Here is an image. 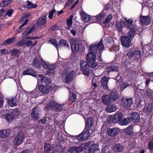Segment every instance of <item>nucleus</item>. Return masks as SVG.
<instances>
[{"instance_id":"obj_5","label":"nucleus","mask_w":153,"mask_h":153,"mask_svg":"<svg viewBox=\"0 0 153 153\" xmlns=\"http://www.w3.org/2000/svg\"><path fill=\"white\" fill-rule=\"evenodd\" d=\"M141 54L140 51L130 49L128 50L126 55L129 58L133 57L134 59H139L140 57Z\"/></svg>"},{"instance_id":"obj_12","label":"nucleus","mask_w":153,"mask_h":153,"mask_svg":"<svg viewBox=\"0 0 153 153\" xmlns=\"http://www.w3.org/2000/svg\"><path fill=\"white\" fill-rule=\"evenodd\" d=\"M68 71L65 69H64L62 72V75H65V81L66 83H68L70 82L73 80L74 78V74L73 71H71L68 73Z\"/></svg>"},{"instance_id":"obj_16","label":"nucleus","mask_w":153,"mask_h":153,"mask_svg":"<svg viewBox=\"0 0 153 153\" xmlns=\"http://www.w3.org/2000/svg\"><path fill=\"white\" fill-rule=\"evenodd\" d=\"M139 19L140 20L141 23L143 25H147L151 24V19L149 16H144L140 15Z\"/></svg>"},{"instance_id":"obj_30","label":"nucleus","mask_w":153,"mask_h":153,"mask_svg":"<svg viewBox=\"0 0 153 153\" xmlns=\"http://www.w3.org/2000/svg\"><path fill=\"white\" fill-rule=\"evenodd\" d=\"M91 143L90 142L82 144L80 146L77 147V153L86 149Z\"/></svg>"},{"instance_id":"obj_32","label":"nucleus","mask_w":153,"mask_h":153,"mask_svg":"<svg viewBox=\"0 0 153 153\" xmlns=\"http://www.w3.org/2000/svg\"><path fill=\"white\" fill-rule=\"evenodd\" d=\"M133 20L131 18L128 19H126L125 21L123 22V24L124 27L127 29H130L132 25Z\"/></svg>"},{"instance_id":"obj_1","label":"nucleus","mask_w":153,"mask_h":153,"mask_svg":"<svg viewBox=\"0 0 153 153\" xmlns=\"http://www.w3.org/2000/svg\"><path fill=\"white\" fill-rule=\"evenodd\" d=\"M88 52L86 55V63L90 68H94L98 65L97 59V47L95 44H91L89 47Z\"/></svg>"},{"instance_id":"obj_23","label":"nucleus","mask_w":153,"mask_h":153,"mask_svg":"<svg viewBox=\"0 0 153 153\" xmlns=\"http://www.w3.org/2000/svg\"><path fill=\"white\" fill-rule=\"evenodd\" d=\"M99 146L97 144H93L88 148L87 153H95V152L99 150Z\"/></svg>"},{"instance_id":"obj_6","label":"nucleus","mask_w":153,"mask_h":153,"mask_svg":"<svg viewBox=\"0 0 153 153\" xmlns=\"http://www.w3.org/2000/svg\"><path fill=\"white\" fill-rule=\"evenodd\" d=\"M82 10L81 6L80 5L78 7H77V11L79 10V12L80 13V15L82 18V19L85 22H88L90 21L91 20V16L87 14Z\"/></svg>"},{"instance_id":"obj_47","label":"nucleus","mask_w":153,"mask_h":153,"mask_svg":"<svg viewBox=\"0 0 153 153\" xmlns=\"http://www.w3.org/2000/svg\"><path fill=\"white\" fill-rule=\"evenodd\" d=\"M118 67L116 64H113L111 66H108L107 68V71L110 72L111 71H117L118 70Z\"/></svg>"},{"instance_id":"obj_25","label":"nucleus","mask_w":153,"mask_h":153,"mask_svg":"<svg viewBox=\"0 0 153 153\" xmlns=\"http://www.w3.org/2000/svg\"><path fill=\"white\" fill-rule=\"evenodd\" d=\"M109 95L112 101H117L119 97V93L114 90H112L110 92Z\"/></svg>"},{"instance_id":"obj_63","label":"nucleus","mask_w":153,"mask_h":153,"mask_svg":"<svg viewBox=\"0 0 153 153\" xmlns=\"http://www.w3.org/2000/svg\"><path fill=\"white\" fill-rule=\"evenodd\" d=\"M148 149L151 151L153 150V141H150L148 143Z\"/></svg>"},{"instance_id":"obj_43","label":"nucleus","mask_w":153,"mask_h":153,"mask_svg":"<svg viewBox=\"0 0 153 153\" xmlns=\"http://www.w3.org/2000/svg\"><path fill=\"white\" fill-rule=\"evenodd\" d=\"M41 80L42 85H49L51 82V79L47 77L43 76L41 78Z\"/></svg>"},{"instance_id":"obj_4","label":"nucleus","mask_w":153,"mask_h":153,"mask_svg":"<svg viewBox=\"0 0 153 153\" xmlns=\"http://www.w3.org/2000/svg\"><path fill=\"white\" fill-rule=\"evenodd\" d=\"M72 53L71 59L73 61L76 60V39L72 38L70 39Z\"/></svg>"},{"instance_id":"obj_38","label":"nucleus","mask_w":153,"mask_h":153,"mask_svg":"<svg viewBox=\"0 0 153 153\" xmlns=\"http://www.w3.org/2000/svg\"><path fill=\"white\" fill-rule=\"evenodd\" d=\"M44 149L46 153H53V150L52 151L53 147L50 144L45 143L44 146Z\"/></svg>"},{"instance_id":"obj_54","label":"nucleus","mask_w":153,"mask_h":153,"mask_svg":"<svg viewBox=\"0 0 153 153\" xmlns=\"http://www.w3.org/2000/svg\"><path fill=\"white\" fill-rule=\"evenodd\" d=\"M112 18V15L111 14H109L108 16L106 18L105 20L103 22V24L106 25L109 22Z\"/></svg>"},{"instance_id":"obj_64","label":"nucleus","mask_w":153,"mask_h":153,"mask_svg":"<svg viewBox=\"0 0 153 153\" xmlns=\"http://www.w3.org/2000/svg\"><path fill=\"white\" fill-rule=\"evenodd\" d=\"M33 43L31 40L27 41L26 43V45L27 47H30L31 48L33 47Z\"/></svg>"},{"instance_id":"obj_21","label":"nucleus","mask_w":153,"mask_h":153,"mask_svg":"<svg viewBox=\"0 0 153 153\" xmlns=\"http://www.w3.org/2000/svg\"><path fill=\"white\" fill-rule=\"evenodd\" d=\"M109 79L106 76L103 77L101 80V84L103 88L105 90H108L109 88L108 86V82Z\"/></svg>"},{"instance_id":"obj_60","label":"nucleus","mask_w":153,"mask_h":153,"mask_svg":"<svg viewBox=\"0 0 153 153\" xmlns=\"http://www.w3.org/2000/svg\"><path fill=\"white\" fill-rule=\"evenodd\" d=\"M14 12V11L13 9H10L8 11H7L5 15H7L8 17H11Z\"/></svg>"},{"instance_id":"obj_9","label":"nucleus","mask_w":153,"mask_h":153,"mask_svg":"<svg viewBox=\"0 0 153 153\" xmlns=\"http://www.w3.org/2000/svg\"><path fill=\"white\" fill-rule=\"evenodd\" d=\"M123 114L122 113H119L115 114L113 117H110L109 121L110 123L113 122L114 123L119 122L120 123L123 118Z\"/></svg>"},{"instance_id":"obj_3","label":"nucleus","mask_w":153,"mask_h":153,"mask_svg":"<svg viewBox=\"0 0 153 153\" xmlns=\"http://www.w3.org/2000/svg\"><path fill=\"white\" fill-rule=\"evenodd\" d=\"M63 105L52 100L50 101L49 104L45 105V109L47 110H51L55 111L60 112L62 109Z\"/></svg>"},{"instance_id":"obj_17","label":"nucleus","mask_w":153,"mask_h":153,"mask_svg":"<svg viewBox=\"0 0 153 153\" xmlns=\"http://www.w3.org/2000/svg\"><path fill=\"white\" fill-rule=\"evenodd\" d=\"M46 22V16L44 15L39 18L37 22V24L39 27H41L42 28H43L45 27Z\"/></svg>"},{"instance_id":"obj_46","label":"nucleus","mask_w":153,"mask_h":153,"mask_svg":"<svg viewBox=\"0 0 153 153\" xmlns=\"http://www.w3.org/2000/svg\"><path fill=\"white\" fill-rule=\"evenodd\" d=\"M123 23L121 21L117 22L115 24V27L119 33H121L122 32L123 28Z\"/></svg>"},{"instance_id":"obj_62","label":"nucleus","mask_w":153,"mask_h":153,"mask_svg":"<svg viewBox=\"0 0 153 153\" xmlns=\"http://www.w3.org/2000/svg\"><path fill=\"white\" fill-rule=\"evenodd\" d=\"M27 23V20H26V21H25L23 24H22L21 25H20L19 28V29L17 30L18 33L20 32L22 30V28L25 25H26Z\"/></svg>"},{"instance_id":"obj_39","label":"nucleus","mask_w":153,"mask_h":153,"mask_svg":"<svg viewBox=\"0 0 153 153\" xmlns=\"http://www.w3.org/2000/svg\"><path fill=\"white\" fill-rule=\"evenodd\" d=\"M136 33V30L135 29L131 28L127 33V36L132 39L135 35Z\"/></svg>"},{"instance_id":"obj_36","label":"nucleus","mask_w":153,"mask_h":153,"mask_svg":"<svg viewBox=\"0 0 153 153\" xmlns=\"http://www.w3.org/2000/svg\"><path fill=\"white\" fill-rule=\"evenodd\" d=\"M113 149L115 152H122L124 149V148L120 144H116L113 146Z\"/></svg>"},{"instance_id":"obj_22","label":"nucleus","mask_w":153,"mask_h":153,"mask_svg":"<svg viewBox=\"0 0 153 153\" xmlns=\"http://www.w3.org/2000/svg\"><path fill=\"white\" fill-rule=\"evenodd\" d=\"M7 101L9 105L12 107L16 106L18 104V100L16 97H12L8 99Z\"/></svg>"},{"instance_id":"obj_27","label":"nucleus","mask_w":153,"mask_h":153,"mask_svg":"<svg viewBox=\"0 0 153 153\" xmlns=\"http://www.w3.org/2000/svg\"><path fill=\"white\" fill-rule=\"evenodd\" d=\"M107 132L109 136H114L119 133V131L117 128H109L107 129Z\"/></svg>"},{"instance_id":"obj_28","label":"nucleus","mask_w":153,"mask_h":153,"mask_svg":"<svg viewBox=\"0 0 153 153\" xmlns=\"http://www.w3.org/2000/svg\"><path fill=\"white\" fill-rule=\"evenodd\" d=\"M93 119L92 117H89L85 121V129L90 130L94 126L93 124Z\"/></svg>"},{"instance_id":"obj_49","label":"nucleus","mask_w":153,"mask_h":153,"mask_svg":"<svg viewBox=\"0 0 153 153\" xmlns=\"http://www.w3.org/2000/svg\"><path fill=\"white\" fill-rule=\"evenodd\" d=\"M79 25H77V28H79V30H78L79 33V35H80V36H82L84 30L85 29V27H83L82 26V24L79 23Z\"/></svg>"},{"instance_id":"obj_58","label":"nucleus","mask_w":153,"mask_h":153,"mask_svg":"<svg viewBox=\"0 0 153 153\" xmlns=\"http://www.w3.org/2000/svg\"><path fill=\"white\" fill-rule=\"evenodd\" d=\"M55 12L56 10L54 9L49 12L48 17L50 19H51L53 18V14Z\"/></svg>"},{"instance_id":"obj_55","label":"nucleus","mask_w":153,"mask_h":153,"mask_svg":"<svg viewBox=\"0 0 153 153\" xmlns=\"http://www.w3.org/2000/svg\"><path fill=\"white\" fill-rule=\"evenodd\" d=\"M68 151L71 153H73L74 152H76V146L71 147L68 149Z\"/></svg>"},{"instance_id":"obj_50","label":"nucleus","mask_w":153,"mask_h":153,"mask_svg":"<svg viewBox=\"0 0 153 153\" xmlns=\"http://www.w3.org/2000/svg\"><path fill=\"white\" fill-rule=\"evenodd\" d=\"M10 113L7 114L4 116V118L8 122H11L14 118Z\"/></svg>"},{"instance_id":"obj_19","label":"nucleus","mask_w":153,"mask_h":153,"mask_svg":"<svg viewBox=\"0 0 153 153\" xmlns=\"http://www.w3.org/2000/svg\"><path fill=\"white\" fill-rule=\"evenodd\" d=\"M131 117H130L131 121L135 123H139L140 120V116L139 114L136 112L131 113Z\"/></svg>"},{"instance_id":"obj_26","label":"nucleus","mask_w":153,"mask_h":153,"mask_svg":"<svg viewBox=\"0 0 153 153\" xmlns=\"http://www.w3.org/2000/svg\"><path fill=\"white\" fill-rule=\"evenodd\" d=\"M22 74L24 75H30L35 77L36 75V73L33 69L29 68L24 71L22 73Z\"/></svg>"},{"instance_id":"obj_40","label":"nucleus","mask_w":153,"mask_h":153,"mask_svg":"<svg viewBox=\"0 0 153 153\" xmlns=\"http://www.w3.org/2000/svg\"><path fill=\"white\" fill-rule=\"evenodd\" d=\"M73 17L74 16L73 15H71L69 18L66 19L67 25L68 26L66 28V29L69 30H70L73 24L72 20Z\"/></svg>"},{"instance_id":"obj_14","label":"nucleus","mask_w":153,"mask_h":153,"mask_svg":"<svg viewBox=\"0 0 153 153\" xmlns=\"http://www.w3.org/2000/svg\"><path fill=\"white\" fill-rule=\"evenodd\" d=\"M80 67L84 74L88 76L90 73L89 67L85 61H81L80 62Z\"/></svg>"},{"instance_id":"obj_52","label":"nucleus","mask_w":153,"mask_h":153,"mask_svg":"<svg viewBox=\"0 0 153 153\" xmlns=\"http://www.w3.org/2000/svg\"><path fill=\"white\" fill-rule=\"evenodd\" d=\"M130 122H131L130 117H128L127 118H124L123 120L122 119L121 122H120V123L122 125H126Z\"/></svg>"},{"instance_id":"obj_41","label":"nucleus","mask_w":153,"mask_h":153,"mask_svg":"<svg viewBox=\"0 0 153 153\" xmlns=\"http://www.w3.org/2000/svg\"><path fill=\"white\" fill-rule=\"evenodd\" d=\"M133 126L132 125H130L126 128L124 129V132L126 134L130 135H132L133 133Z\"/></svg>"},{"instance_id":"obj_57","label":"nucleus","mask_w":153,"mask_h":153,"mask_svg":"<svg viewBox=\"0 0 153 153\" xmlns=\"http://www.w3.org/2000/svg\"><path fill=\"white\" fill-rule=\"evenodd\" d=\"M4 102L3 96L2 94L0 93V108H1L3 106Z\"/></svg>"},{"instance_id":"obj_20","label":"nucleus","mask_w":153,"mask_h":153,"mask_svg":"<svg viewBox=\"0 0 153 153\" xmlns=\"http://www.w3.org/2000/svg\"><path fill=\"white\" fill-rule=\"evenodd\" d=\"M101 98L102 102L104 105H108L111 103L112 100L108 94H104Z\"/></svg>"},{"instance_id":"obj_42","label":"nucleus","mask_w":153,"mask_h":153,"mask_svg":"<svg viewBox=\"0 0 153 153\" xmlns=\"http://www.w3.org/2000/svg\"><path fill=\"white\" fill-rule=\"evenodd\" d=\"M9 113H10L13 116V117L14 118L17 117L20 114V111L18 108H15L14 109L10 110L9 111Z\"/></svg>"},{"instance_id":"obj_8","label":"nucleus","mask_w":153,"mask_h":153,"mask_svg":"<svg viewBox=\"0 0 153 153\" xmlns=\"http://www.w3.org/2000/svg\"><path fill=\"white\" fill-rule=\"evenodd\" d=\"M97 46V51L98 49V52L97 54V59L99 62H102V61L101 58L102 52L103 50L104 49V46L102 43V40L101 39L99 42L96 45Z\"/></svg>"},{"instance_id":"obj_18","label":"nucleus","mask_w":153,"mask_h":153,"mask_svg":"<svg viewBox=\"0 0 153 153\" xmlns=\"http://www.w3.org/2000/svg\"><path fill=\"white\" fill-rule=\"evenodd\" d=\"M133 103V99L132 98H125L122 99V104L123 106L127 108H129Z\"/></svg>"},{"instance_id":"obj_34","label":"nucleus","mask_w":153,"mask_h":153,"mask_svg":"<svg viewBox=\"0 0 153 153\" xmlns=\"http://www.w3.org/2000/svg\"><path fill=\"white\" fill-rule=\"evenodd\" d=\"M21 51L17 48H13L10 51V53L12 56L15 57H18L19 56Z\"/></svg>"},{"instance_id":"obj_15","label":"nucleus","mask_w":153,"mask_h":153,"mask_svg":"<svg viewBox=\"0 0 153 153\" xmlns=\"http://www.w3.org/2000/svg\"><path fill=\"white\" fill-rule=\"evenodd\" d=\"M41 114V109L38 107H36L32 110L31 116L33 119L37 120L39 118Z\"/></svg>"},{"instance_id":"obj_44","label":"nucleus","mask_w":153,"mask_h":153,"mask_svg":"<svg viewBox=\"0 0 153 153\" xmlns=\"http://www.w3.org/2000/svg\"><path fill=\"white\" fill-rule=\"evenodd\" d=\"M105 11V10H102L99 14L97 15V19L99 23H101V21L102 20L105 16H106V13Z\"/></svg>"},{"instance_id":"obj_51","label":"nucleus","mask_w":153,"mask_h":153,"mask_svg":"<svg viewBox=\"0 0 153 153\" xmlns=\"http://www.w3.org/2000/svg\"><path fill=\"white\" fill-rule=\"evenodd\" d=\"M76 99V94L74 93H71L68 99V100L73 102Z\"/></svg>"},{"instance_id":"obj_37","label":"nucleus","mask_w":153,"mask_h":153,"mask_svg":"<svg viewBox=\"0 0 153 153\" xmlns=\"http://www.w3.org/2000/svg\"><path fill=\"white\" fill-rule=\"evenodd\" d=\"M10 131L9 130H1L0 131V138H4L8 137L9 135Z\"/></svg>"},{"instance_id":"obj_31","label":"nucleus","mask_w":153,"mask_h":153,"mask_svg":"<svg viewBox=\"0 0 153 153\" xmlns=\"http://www.w3.org/2000/svg\"><path fill=\"white\" fill-rule=\"evenodd\" d=\"M58 46L60 48L65 47L69 48V45L68 42L65 39H61L59 41Z\"/></svg>"},{"instance_id":"obj_11","label":"nucleus","mask_w":153,"mask_h":153,"mask_svg":"<svg viewBox=\"0 0 153 153\" xmlns=\"http://www.w3.org/2000/svg\"><path fill=\"white\" fill-rule=\"evenodd\" d=\"M121 43L122 45L126 47L129 48L131 45V39L126 36H122L120 37Z\"/></svg>"},{"instance_id":"obj_33","label":"nucleus","mask_w":153,"mask_h":153,"mask_svg":"<svg viewBox=\"0 0 153 153\" xmlns=\"http://www.w3.org/2000/svg\"><path fill=\"white\" fill-rule=\"evenodd\" d=\"M27 4L24 6V7L25 8L30 9H35L38 6L36 4H34L32 3L29 1H26Z\"/></svg>"},{"instance_id":"obj_29","label":"nucleus","mask_w":153,"mask_h":153,"mask_svg":"<svg viewBox=\"0 0 153 153\" xmlns=\"http://www.w3.org/2000/svg\"><path fill=\"white\" fill-rule=\"evenodd\" d=\"M153 105L152 104H148V105L145 106L143 109V112L146 115L150 114L153 110Z\"/></svg>"},{"instance_id":"obj_56","label":"nucleus","mask_w":153,"mask_h":153,"mask_svg":"<svg viewBox=\"0 0 153 153\" xmlns=\"http://www.w3.org/2000/svg\"><path fill=\"white\" fill-rule=\"evenodd\" d=\"M25 43L26 42L25 40L22 39L19 41L17 42L16 44L18 46L21 47L24 45Z\"/></svg>"},{"instance_id":"obj_53","label":"nucleus","mask_w":153,"mask_h":153,"mask_svg":"<svg viewBox=\"0 0 153 153\" xmlns=\"http://www.w3.org/2000/svg\"><path fill=\"white\" fill-rule=\"evenodd\" d=\"M51 43L54 46L58 51V46L57 41L55 39L52 38L50 40H49Z\"/></svg>"},{"instance_id":"obj_24","label":"nucleus","mask_w":153,"mask_h":153,"mask_svg":"<svg viewBox=\"0 0 153 153\" xmlns=\"http://www.w3.org/2000/svg\"><path fill=\"white\" fill-rule=\"evenodd\" d=\"M34 30V27L33 26H28L26 29L22 34V37L23 38H25L27 39V36L30 33Z\"/></svg>"},{"instance_id":"obj_2","label":"nucleus","mask_w":153,"mask_h":153,"mask_svg":"<svg viewBox=\"0 0 153 153\" xmlns=\"http://www.w3.org/2000/svg\"><path fill=\"white\" fill-rule=\"evenodd\" d=\"M32 64L35 67L38 68H41L42 65L43 68L48 70L46 72L48 74L53 75L55 74L53 70L56 68V65L54 64H47L42 58L40 61L37 57H35L33 61Z\"/></svg>"},{"instance_id":"obj_59","label":"nucleus","mask_w":153,"mask_h":153,"mask_svg":"<svg viewBox=\"0 0 153 153\" xmlns=\"http://www.w3.org/2000/svg\"><path fill=\"white\" fill-rule=\"evenodd\" d=\"M48 121V120H47L46 117H44L43 118L39 120H38V123L44 124L46 123Z\"/></svg>"},{"instance_id":"obj_13","label":"nucleus","mask_w":153,"mask_h":153,"mask_svg":"<svg viewBox=\"0 0 153 153\" xmlns=\"http://www.w3.org/2000/svg\"><path fill=\"white\" fill-rule=\"evenodd\" d=\"M89 129L85 128L83 132L77 135V139L79 141L85 140L88 138L90 135Z\"/></svg>"},{"instance_id":"obj_10","label":"nucleus","mask_w":153,"mask_h":153,"mask_svg":"<svg viewBox=\"0 0 153 153\" xmlns=\"http://www.w3.org/2000/svg\"><path fill=\"white\" fill-rule=\"evenodd\" d=\"M38 89L42 93L46 94L53 89V87L51 85H39L38 86Z\"/></svg>"},{"instance_id":"obj_35","label":"nucleus","mask_w":153,"mask_h":153,"mask_svg":"<svg viewBox=\"0 0 153 153\" xmlns=\"http://www.w3.org/2000/svg\"><path fill=\"white\" fill-rule=\"evenodd\" d=\"M105 108L106 111L108 112H112L115 111L117 109V106L115 104H112L108 105Z\"/></svg>"},{"instance_id":"obj_7","label":"nucleus","mask_w":153,"mask_h":153,"mask_svg":"<svg viewBox=\"0 0 153 153\" xmlns=\"http://www.w3.org/2000/svg\"><path fill=\"white\" fill-rule=\"evenodd\" d=\"M24 138V135L22 130H20L14 138L13 142L15 145L19 146L22 143Z\"/></svg>"},{"instance_id":"obj_61","label":"nucleus","mask_w":153,"mask_h":153,"mask_svg":"<svg viewBox=\"0 0 153 153\" xmlns=\"http://www.w3.org/2000/svg\"><path fill=\"white\" fill-rule=\"evenodd\" d=\"M108 147L104 148L102 150V153H111L112 151L108 150Z\"/></svg>"},{"instance_id":"obj_45","label":"nucleus","mask_w":153,"mask_h":153,"mask_svg":"<svg viewBox=\"0 0 153 153\" xmlns=\"http://www.w3.org/2000/svg\"><path fill=\"white\" fill-rule=\"evenodd\" d=\"M15 39V37H12L11 38H8L3 42L2 45L5 46L10 45L11 44Z\"/></svg>"},{"instance_id":"obj_48","label":"nucleus","mask_w":153,"mask_h":153,"mask_svg":"<svg viewBox=\"0 0 153 153\" xmlns=\"http://www.w3.org/2000/svg\"><path fill=\"white\" fill-rule=\"evenodd\" d=\"M12 0H3L0 3V7H5L9 4Z\"/></svg>"}]
</instances>
